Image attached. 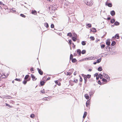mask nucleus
<instances>
[{
	"instance_id": "obj_1",
	"label": "nucleus",
	"mask_w": 122,
	"mask_h": 122,
	"mask_svg": "<svg viewBox=\"0 0 122 122\" xmlns=\"http://www.w3.org/2000/svg\"><path fill=\"white\" fill-rule=\"evenodd\" d=\"M4 75L2 76L1 75L3 74V72L1 71H0V77L2 78H7L9 74V72L8 71H6L4 73Z\"/></svg>"
},
{
	"instance_id": "obj_2",
	"label": "nucleus",
	"mask_w": 122,
	"mask_h": 122,
	"mask_svg": "<svg viewBox=\"0 0 122 122\" xmlns=\"http://www.w3.org/2000/svg\"><path fill=\"white\" fill-rule=\"evenodd\" d=\"M85 3L87 5L91 6L92 5V0H84Z\"/></svg>"
},
{
	"instance_id": "obj_3",
	"label": "nucleus",
	"mask_w": 122,
	"mask_h": 122,
	"mask_svg": "<svg viewBox=\"0 0 122 122\" xmlns=\"http://www.w3.org/2000/svg\"><path fill=\"white\" fill-rule=\"evenodd\" d=\"M103 76L105 78H106L108 81L110 80V77L107 74L103 73Z\"/></svg>"
},
{
	"instance_id": "obj_4",
	"label": "nucleus",
	"mask_w": 122,
	"mask_h": 122,
	"mask_svg": "<svg viewBox=\"0 0 122 122\" xmlns=\"http://www.w3.org/2000/svg\"><path fill=\"white\" fill-rule=\"evenodd\" d=\"M90 104V102L89 100L87 101L86 103V106L88 107L89 108Z\"/></svg>"
},
{
	"instance_id": "obj_5",
	"label": "nucleus",
	"mask_w": 122,
	"mask_h": 122,
	"mask_svg": "<svg viewBox=\"0 0 122 122\" xmlns=\"http://www.w3.org/2000/svg\"><path fill=\"white\" fill-rule=\"evenodd\" d=\"M37 70L38 71L39 73L41 75H42L43 74V72L41 70V69H39V68H37Z\"/></svg>"
},
{
	"instance_id": "obj_6",
	"label": "nucleus",
	"mask_w": 122,
	"mask_h": 122,
	"mask_svg": "<svg viewBox=\"0 0 122 122\" xmlns=\"http://www.w3.org/2000/svg\"><path fill=\"white\" fill-rule=\"evenodd\" d=\"M31 76L33 81H35L37 79V78H36L35 76L31 74Z\"/></svg>"
},
{
	"instance_id": "obj_7",
	"label": "nucleus",
	"mask_w": 122,
	"mask_h": 122,
	"mask_svg": "<svg viewBox=\"0 0 122 122\" xmlns=\"http://www.w3.org/2000/svg\"><path fill=\"white\" fill-rule=\"evenodd\" d=\"M106 44L108 46H109L110 44V41L109 39H107L106 41Z\"/></svg>"
},
{
	"instance_id": "obj_8",
	"label": "nucleus",
	"mask_w": 122,
	"mask_h": 122,
	"mask_svg": "<svg viewBox=\"0 0 122 122\" xmlns=\"http://www.w3.org/2000/svg\"><path fill=\"white\" fill-rule=\"evenodd\" d=\"M31 13L34 15H36L37 14V12L35 10H31Z\"/></svg>"
},
{
	"instance_id": "obj_9",
	"label": "nucleus",
	"mask_w": 122,
	"mask_h": 122,
	"mask_svg": "<svg viewBox=\"0 0 122 122\" xmlns=\"http://www.w3.org/2000/svg\"><path fill=\"white\" fill-rule=\"evenodd\" d=\"M55 82L56 84L58 85V86H60L61 85V83L60 82L58 81H55Z\"/></svg>"
},
{
	"instance_id": "obj_10",
	"label": "nucleus",
	"mask_w": 122,
	"mask_h": 122,
	"mask_svg": "<svg viewBox=\"0 0 122 122\" xmlns=\"http://www.w3.org/2000/svg\"><path fill=\"white\" fill-rule=\"evenodd\" d=\"M45 83L46 82L43 81H41L40 82V84L41 86H43L44 85Z\"/></svg>"
},
{
	"instance_id": "obj_11",
	"label": "nucleus",
	"mask_w": 122,
	"mask_h": 122,
	"mask_svg": "<svg viewBox=\"0 0 122 122\" xmlns=\"http://www.w3.org/2000/svg\"><path fill=\"white\" fill-rule=\"evenodd\" d=\"M113 38H116L117 39H119V34H116L114 36V37L113 36Z\"/></svg>"
},
{
	"instance_id": "obj_12",
	"label": "nucleus",
	"mask_w": 122,
	"mask_h": 122,
	"mask_svg": "<svg viewBox=\"0 0 122 122\" xmlns=\"http://www.w3.org/2000/svg\"><path fill=\"white\" fill-rule=\"evenodd\" d=\"M106 5L109 7H111L112 6V4L111 3H106Z\"/></svg>"
},
{
	"instance_id": "obj_13",
	"label": "nucleus",
	"mask_w": 122,
	"mask_h": 122,
	"mask_svg": "<svg viewBox=\"0 0 122 122\" xmlns=\"http://www.w3.org/2000/svg\"><path fill=\"white\" fill-rule=\"evenodd\" d=\"M111 14L112 16H114L115 15V11L114 10H112L111 12Z\"/></svg>"
},
{
	"instance_id": "obj_14",
	"label": "nucleus",
	"mask_w": 122,
	"mask_h": 122,
	"mask_svg": "<svg viewBox=\"0 0 122 122\" xmlns=\"http://www.w3.org/2000/svg\"><path fill=\"white\" fill-rule=\"evenodd\" d=\"M47 77L46 76H45L44 77H43L42 78V79L43 80V81H45V82H46V81H47Z\"/></svg>"
},
{
	"instance_id": "obj_15",
	"label": "nucleus",
	"mask_w": 122,
	"mask_h": 122,
	"mask_svg": "<svg viewBox=\"0 0 122 122\" xmlns=\"http://www.w3.org/2000/svg\"><path fill=\"white\" fill-rule=\"evenodd\" d=\"M87 28H90L92 27V25L90 24H87L86 25Z\"/></svg>"
},
{
	"instance_id": "obj_16",
	"label": "nucleus",
	"mask_w": 122,
	"mask_h": 122,
	"mask_svg": "<svg viewBox=\"0 0 122 122\" xmlns=\"http://www.w3.org/2000/svg\"><path fill=\"white\" fill-rule=\"evenodd\" d=\"M77 52L78 54H79L80 56L81 55V51L80 49H78L77 50Z\"/></svg>"
},
{
	"instance_id": "obj_17",
	"label": "nucleus",
	"mask_w": 122,
	"mask_h": 122,
	"mask_svg": "<svg viewBox=\"0 0 122 122\" xmlns=\"http://www.w3.org/2000/svg\"><path fill=\"white\" fill-rule=\"evenodd\" d=\"M85 97L87 99H89V97L88 94H86L85 95Z\"/></svg>"
},
{
	"instance_id": "obj_18",
	"label": "nucleus",
	"mask_w": 122,
	"mask_h": 122,
	"mask_svg": "<svg viewBox=\"0 0 122 122\" xmlns=\"http://www.w3.org/2000/svg\"><path fill=\"white\" fill-rule=\"evenodd\" d=\"M72 39L73 41H76V37H75V36L72 37Z\"/></svg>"
},
{
	"instance_id": "obj_19",
	"label": "nucleus",
	"mask_w": 122,
	"mask_h": 122,
	"mask_svg": "<svg viewBox=\"0 0 122 122\" xmlns=\"http://www.w3.org/2000/svg\"><path fill=\"white\" fill-rule=\"evenodd\" d=\"M65 74L66 75L68 76H70L71 75L72 73L70 72H67L66 73H65Z\"/></svg>"
},
{
	"instance_id": "obj_20",
	"label": "nucleus",
	"mask_w": 122,
	"mask_h": 122,
	"mask_svg": "<svg viewBox=\"0 0 122 122\" xmlns=\"http://www.w3.org/2000/svg\"><path fill=\"white\" fill-rule=\"evenodd\" d=\"M87 113L86 112H84L83 116V118L84 119L85 117H86L87 115Z\"/></svg>"
},
{
	"instance_id": "obj_21",
	"label": "nucleus",
	"mask_w": 122,
	"mask_h": 122,
	"mask_svg": "<svg viewBox=\"0 0 122 122\" xmlns=\"http://www.w3.org/2000/svg\"><path fill=\"white\" fill-rule=\"evenodd\" d=\"M29 75H26L25 76V77L24 78V79L25 80H27V79L29 77Z\"/></svg>"
},
{
	"instance_id": "obj_22",
	"label": "nucleus",
	"mask_w": 122,
	"mask_h": 122,
	"mask_svg": "<svg viewBox=\"0 0 122 122\" xmlns=\"http://www.w3.org/2000/svg\"><path fill=\"white\" fill-rule=\"evenodd\" d=\"M71 60H72V62L73 63L75 62H76L77 61V60H76L75 58Z\"/></svg>"
},
{
	"instance_id": "obj_23",
	"label": "nucleus",
	"mask_w": 122,
	"mask_h": 122,
	"mask_svg": "<svg viewBox=\"0 0 122 122\" xmlns=\"http://www.w3.org/2000/svg\"><path fill=\"white\" fill-rule=\"evenodd\" d=\"M102 58H100L98 59L97 60V63H100L101 61Z\"/></svg>"
},
{
	"instance_id": "obj_24",
	"label": "nucleus",
	"mask_w": 122,
	"mask_h": 122,
	"mask_svg": "<svg viewBox=\"0 0 122 122\" xmlns=\"http://www.w3.org/2000/svg\"><path fill=\"white\" fill-rule=\"evenodd\" d=\"M92 31V32H96V29L95 28H92V29L91 30Z\"/></svg>"
},
{
	"instance_id": "obj_25",
	"label": "nucleus",
	"mask_w": 122,
	"mask_h": 122,
	"mask_svg": "<svg viewBox=\"0 0 122 122\" xmlns=\"http://www.w3.org/2000/svg\"><path fill=\"white\" fill-rule=\"evenodd\" d=\"M91 77V75H87L85 76L84 77H85L87 78H90Z\"/></svg>"
},
{
	"instance_id": "obj_26",
	"label": "nucleus",
	"mask_w": 122,
	"mask_h": 122,
	"mask_svg": "<svg viewBox=\"0 0 122 122\" xmlns=\"http://www.w3.org/2000/svg\"><path fill=\"white\" fill-rule=\"evenodd\" d=\"M44 25L47 28H48L49 27L48 24L47 23H46L44 24Z\"/></svg>"
},
{
	"instance_id": "obj_27",
	"label": "nucleus",
	"mask_w": 122,
	"mask_h": 122,
	"mask_svg": "<svg viewBox=\"0 0 122 122\" xmlns=\"http://www.w3.org/2000/svg\"><path fill=\"white\" fill-rule=\"evenodd\" d=\"M67 36H69L70 37H71L72 36V34L71 33H69L67 34Z\"/></svg>"
},
{
	"instance_id": "obj_28",
	"label": "nucleus",
	"mask_w": 122,
	"mask_h": 122,
	"mask_svg": "<svg viewBox=\"0 0 122 122\" xmlns=\"http://www.w3.org/2000/svg\"><path fill=\"white\" fill-rule=\"evenodd\" d=\"M5 105L6 106H8L10 108H12V106H11L10 105L6 103L5 104Z\"/></svg>"
},
{
	"instance_id": "obj_29",
	"label": "nucleus",
	"mask_w": 122,
	"mask_h": 122,
	"mask_svg": "<svg viewBox=\"0 0 122 122\" xmlns=\"http://www.w3.org/2000/svg\"><path fill=\"white\" fill-rule=\"evenodd\" d=\"M92 60H94L96 59H97V57H93L92 56Z\"/></svg>"
},
{
	"instance_id": "obj_30",
	"label": "nucleus",
	"mask_w": 122,
	"mask_h": 122,
	"mask_svg": "<svg viewBox=\"0 0 122 122\" xmlns=\"http://www.w3.org/2000/svg\"><path fill=\"white\" fill-rule=\"evenodd\" d=\"M81 44L83 45H85L86 44V42L83 41L81 42Z\"/></svg>"
},
{
	"instance_id": "obj_31",
	"label": "nucleus",
	"mask_w": 122,
	"mask_h": 122,
	"mask_svg": "<svg viewBox=\"0 0 122 122\" xmlns=\"http://www.w3.org/2000/svg\"><path fill=\"white\" fill-rule=\"evenodd\" d=\"M15 80L18 81H22V80L21 79H17V78H16Z\"/></svg>"
},
{
	"instance_id": "obj_32",
	"label": "nucleus",
	"mask_w": 122,
	"mask_h": 122,
	"mask_svg": "<svg viewBox=\"0 0 122 122\" xmlns=\"http://www.w3.org/2000/svg\"><path fill=\"white\" fill-rule=\"evenodd\" d=\"M99 77H100V79H102V78L103 75H102V74H100L99 75Z\"/></svg>"
},
{
	"instance_id": "obj_33",
	"label": "nucleus",
	"mask_w": 122,
	"mask_h": 122,
	"mask_svg": "<svg viewBox=\"0 0 122 122\" xmlns=\"http://www.w3.org/2000/svg\"><path fill=\"white\" fill-rule=\"evenodd\" d=\"M115 21V20L114 19H112L111 20V22L112 23H114Z\"/></svg>"
},
{
	"instance_id": "obj_34",
	"label": "nucleus",
	"mask_w": 122,
	"mask_h": 122,
	"mask_svg": "<svg viewBox=\"0 0 122 122\" xmlns=\"http://www.w3.org/2000/svg\"><path fill=\"white\" fill-rule=\"evenodd\" d=\"M102 69L101 67H100L98 68V70L99 71H101L102 70Z\"/></svg>"
},
{
	"instance_id": "obj_35",
	"label": "nucleus",
	"mask_w": 122,
	"mask_h": 122,
	"mask_svg": "<svg viewBox=\"0 0 122 122\" xmlns=\"http://www.w3.org/2000/svg\"><path fill=\"white\" fill-rule=\"evenodd\" d=\"M35 117V115L33 114H31L30 115V117L32 118H34Z\"/></svg>"
},
{
	"instance_id": "obj_36",
	"label": "nucleus",
	"mask_w": 122,
	"mask_h": 122,
	"mask_svg": "<svg viewBox=\"0 0 122 122\" xmlns=\"http://www.w3.org/2000/svg\"><path fill=\"white\" fill-rule=\"evenodd\" d=\"M114 24L116 25H118L119 24V23L117 21H116L114 23Z\"/></svg>"
},
{
	"instance_id": "obj_37",
	"label": "nucleus",
	"mask_w": 122,
	"mask_h": 122,
	"mask_svg": "<svg viewBox=\"0 0 122 122\" xmlns=\"http://www.w3.org/2000/svg\"><path fill=\"white\" fill-rule=\"evenodd\" d=\"M116 42L114 41H113L112 42L111 45L112 46H114L116 44Z\"/></svg>"
},
{
	"instance_id": "obj_38",
	"label": "nucleus",
	"mask_w": 122,
	"mask_h": 122,
	"mask_svg": "<svg viewBox=\"0 0 122 122\" xmlns=\"http://www.w3.org/2000/svg\"><path fill=\"white\" fill-rule=\"evenodd\" d=\"M90 39L92 41H93L95 39V38L93 36H91L90 37Z\"/></svg>"
},
{
	"instance_id": "obj_39",
	"label": "nucleus",
	"mask_w": 122,
	"mask_h": 122,
	"mask_svg": "<svg viewBox=\"0 0 122 122\" xmlns=\"http://www.w3.org/2000/svg\"><path fill=\"white\" fill-rule=\"evenodd\" d=\"M72 42V41L71 40H69L68 43H69V45H70V46L71 45Z\"/></svg>"
},
{
	"instance_id": "obj_40",
	"label": "nucleus",
	"mask_w": 122,
	"mask_h": 122,
	"mask_svg": "<svg viewBox=\"0 0 122 122\" xmlns=\"http://www.w3.org/2000/svg\"><path fill=\"white\" fill-rule=\"evenodd\" d=\"M73 56L72 54H71L70 56V59L71 60L73 58Z\"/></svg>"
},
{
	"instance_id": "obj_41",
	"label": "nucleus",
	"mask_w": 122,
	"mask_h": 122,
	"mask_svg": "<svg viewBox=\"0 0 122 122\" xmlns=\"http://www.w3.org/2000/svg\"><path fill=\"white\" fill-rule=\"evenodd\" d=\"M102 80L104 82H107V80L104 78H102Z\"/></svg>"
},
{
	"instance_id": "obj_42",
	"label": "nucleus",
	"mask_w": 122,
	"mask_h": 122,
	"mask_svg": "<svg viewBox=\"0 0 122 122\" xmlns=\"http://www.w3.org/2000/svg\"><path fill=\"white\" fill-rule=\"evenodd\" d=\"M27 80H24V81H23L22 82L23 84L25 85L27 83Z\"/></svg>"
},
{
	"instance_id": "obj_43",
	"label": "nucleus",
	"mask_w": 122,
	"mask_h": 122,
	"mask_svg": "<svg viewBox=\"0 0 122 122\" xmlns=\"http://www.w3.org/2000/svg\"><path fill=\"white\" fill-rule=\"evenodd\" d=\"M86 52V51L85 50H83L82 51L81 53L82 54H85Z\"/></svg>"
},
{
	"instance_id": "obj_44",
	"label": "nucleus",
	"mask_w": 122,
	"mask_h": 122,
	"mask_svg": "<svg viewBox=\"0 0 122 122\" xmlns=\"http://www.w3.org/2000/svg\"><path fill=\"white\" fill-rule=\"evenodd\" d=\"M41 92L43 94L45 93V92L44 90L43 89L41 91Z\"/></svg>"
},
{
	"instance_id": "obj_45",
	"label": "nucleus",
	"mask_w": 122,
	"mask_h": 122,
	"mask_svg": "<svg viewBox=\"0 0 122 122\" xmlns=\"http://www.w3.org/2000/svg\"><path fill=\"white\" fill-rule=\"evenodd\" d=\"M20 16L24 18H25V16L23 14H21L20 15Z\"/></svg>"
},
{
	"instance_id": "obj_46",
	"label": "nucleus",
	"mask_w": 122,
	"mask_h": 122,
	"mask_svg": "<svg viewBox=\"0 0 122 122\" xmlns=\"http://www.w3.org/2000/svg\"><path fill=\"white\" fill-rule=\"evenodd\" d=\"M105 45H102L101 46V48H104V47H105Z\"/></svg>"
},
{
	"instance_id": "obj_47",
	"label": "nucleus",
	"mask_w": 122,
	"mask_h": 122,
	"mask_svg": "<svg viewBox=\"0 0 122 122\" xmlns=\"http://www.w3.org/2000/svg\"><path fill=\"white\" fill-rule=\"evenodd\" d=\"M51 28H53L54 27V25L53 24H52L51 25Z\"/></svg>"
},
{
	"instance_id": "obj_48",
	"label": "nucleus",
	"mask_w": 122,
	"mask_h": 122,
	"mask_svg": "<svg viewBox=\"0 0 122 122\" xmlns=\"http://www.w3.org/2000/svg\"><path fill=\"white\" fill-rule=\"evenodd\" d=\"M78 80L76 79V80H74L73 81V82H74L75 83H76L77 82Z\"/></svg>"
},
{
	"instance_id": "obj_49",
	"label": "nucleus",
	"mask_w": 122,
	"mask_h": 122,
	"mask_svg": "<svg viewBox=\"0 0 122 122\" xmlns=\"http://www.w3.org/2000/svg\"><path fill=\"white\" fill-rule=\"evenodd\" d=\"M80 81H82V77L80 76Z\"/></svg>"
},
{
	"instance_id": "obj_50",
	"label": "nucleus",
	"mask_w": 122,
	"mask_h": 122,
	"mask_svg": "<svg viewBox=\"0 0 122 122\" xmlns=\"http://www.w3.org/2000/svg\"><path fill=\"white\" fill-rule=\"evenodd\" d=\"M0 4L1 5H5L4 4H3V3L1 1H0Z\"/></svg>"
},
{
	"instance_id": "obj_51",
	"label": "nucleus",
	"mask_w": 122,
	"mask_h": 122,
	"mask_svg": "<svg viewBox=\"0 0 122 122\" xmlns=\"http://www.w3.org/2000/svg\"><path fill=\"white\" fill-rule=\"evenodd\" d=\"M72 45H73V46H72V47L73 48H75V45L74 44V43H72Z\"/></svg>"
},
{
	"instance_id": "obj_52",
	"label": "nucleus",
	"mask_w": 122,
	"mask_h": 122,
	"mask_svg": "<svg viewBox=\"0 0 122 122\" xmlns=\"http://www.w3.org/2000/svg\"><path fill=\"white\" fill-rule=\"evenodd\" d=\"M92 56L88 58V59L89 60H92Z\"/></svg>"
},
{
	"instance_id": "obj_53",
	"label": "nucleus",
	"mask_w": 122,
	"mask_h": 122,
	"mask_svg": "<svg viewBox=\"0 0 122 122\" xmlns=\"http://www.w3.org/2000/svg\"><path fill=\"white\" fill-rule=\"evenodd\" d=\"M30 71H34L33 70V68H32L31 69H30Z\"/></svg>"
},
{
	"instance_id": "obj_54",
	"label": "nucleus",
	"mask_w": 122,
	"mask_h": 122,
	"mask_svg": "<svg viewBox=\"0 0 122 122\" xmlns=\"http://www.w3.org/2000/svg\"><path fill=\"white\" fill-rule=\"evenodd\" d=\"M95 76H99V75L98 74V73H96L95 75H94Z\"/></svg>"
},
{
	"instance_id": "obj_55",
	"label": "nucleus",
	"mask_w": 122,
	"mask_h": 122,
	"mask_svg": "<svg viewBox=\"0 0 122 122\" xmlns=\"http://www.w3.org/2000/svg\"><path fill=\"white\" fill-rule=\"evenodd\" d=\"M98 83L100 85L101 84V83L100 81H98Z\"/></svg>"
},
{
	"instance_id": "obj_56",
	"label": "nucleus",
	"mask_w": 122,
	"mask_h": 122,
	"mask_svg": "<svg viewBox=\"0 0 122 122\" xmlns=\"http://www.w3.org/2000/svg\"><path fill=\"white\" fill-rule=\"evenodd\" d=\"M96 77V79L97 80L98 79H99V76H97Z\"/></svg>"
},
{
	"instance_id": "obj_57",
	"label": "nucleus",
	"mask_w": 122,
	"mask_h": 122,
	"mask_svg": "<svg viewBox=\"0 0 122 122\" xmlns=\"http://www.w3.org/2000/svg\"><path fill=\"white\" fill-rule=\"evenodd\" d=\"M76 71L75 72H74V75H76Z\"/></svg>"
},
{
	"instance_id": "obj_58",
	"label": "nucleus",
	"mask_w": 122,
	"mask_h": 122,
	"mask_svg": "<svg viewBox=\"0 0 122 122\" xmlns=\"http://www.w3.org/2000/svg\"><path fill=\"white\" fill-rule=\"evenodd\" d=\"M110 19H111L110 17H108V18H107V20H109Z\"/></svg>"
},
{
	"instance_id": "obj_59",
	"label": "nucleus",
	"mask_w": 122,
	"mask_h": 122,
	"mask_svg": "<svg viewBox=\"0 0 122 122\" xmlns=\"http://www.w3.org/2000/svg\"><path fill=\"white\" fill-rule=\"evenodd\" d=\"M50 78L49 77H48V78H47V81L48 80H50Z\"/></svg>"
},
{
	"instance_id": "obj_60",
	"label": "nucleus",
	"mask_w": 122,
	"mask_h": 122,
	"mask_svg": "<svg viewBox=\"0 0 122 122\" xmlns=\"http://www.w3.org/2000/svg\"><path fill=\"white\" fill-rule=\"evenodd\" d=\"M88 71H92V69H89V70H88Z\"/></svg>"
},
{
	"instance_id": "obj_61",
	"label": "nucleus",
	"mask_w": 122,
	"mask_h": 122,
	"mask_svg": "<svg viewBox=\"0 0 122 122\" xmlns=\"http://www.w3.org/2000/svg\"><path fill=\"white\" fill-rule=\"evenodd\" d=\"M97 63V62H95L93 63V64L94 65H96Z\"/></svg>"
},
{
	"instance_id": "obj_62",
	"label": "nucleus",
	"mask_w": 122,
	"mask_h": 122,
	"mask_svg": "<svg viewBox=\"0 0 122 122\" xmlns=\"http://www.w3.org/2000/svg\"><path fill=\"white\" fill-rule=\"evenodd\" d=\"M30 78H29L28 80H27V81H30Z\"/></svg>"
},
{
	"instance_id": "obj_63",
	"label": "nucleus",
	"mask_w": 122,
	"mask_h": 122,
	"mask_svg": "<svg viewBox=\"0 0 122 122\" xmlns=\"http://www.w3.org/2000/svg\"><path fill=\"white\" fill-rule=\"evenodd\" d=\"M48 1H52L53 0H47Z\"/></svg>"
},
{
	"instance_id": "obj_64",
	"label": "nucleus",
	"mask_w": 122,
	"mask_h": 122,
	"mask_svg": "<svg viewBox=\"0 0 122 122\" xmlns=\"http://www.w3.org/2000/svg\"><path fill=\"white\" fill-rule=\"evenodd\" d=\"M46 98H43V100H46Z\"/></svg>"
}]
</instances>
